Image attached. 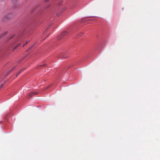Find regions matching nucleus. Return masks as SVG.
Instances as JSON below:
<instances>
[{
	"instance_id": "f257e3e1",
	"label": "nucleus",
	"mask_w": 160,
	"mask_h": 160,
	"mask_svg": "<svg viewBox=\"0 0 160 160\" xmlns=\"http://www.w3.org/2000/svg\"><path fill=\"white\" fill-rule=\"evenodd\" d=\"M23 38H21L20 37H19L18 38L17 41V45L14 48V49H15L18 46L19 44H20V43H19V42L21 41H22V39H23Z\"/></svg>"
},
{
	"instance_id": "f03ea898",
	"label": "nucleus",
	"mask_w": 160,
	"mask_h": 160,
	"mask_svg": "<svg viewBox=\"0 0 160 160\" xmlns=\"http://www.w3.org/2000/svg\"><path fill=\"white\" fill-rule=\"evenodd\" d=\"M67 34V32L66 31H64L61 34V36H58V39H59L60 38H62V37L63 36L66 35Z\"/></svg>"
},
{
	"instance_id": "7ed1b4c3",
	"label": "nucleus",
	"mask_w": 160,
	"mask_h": 160,
	"mask_svg": "<svg viewBox=\"0 0 160 160\" xmlns=\"http://www.w3.org/2000/svg\"><path fill=\"white\" fill-rule=\"evenodd\" d=\"M37 92H31L28 94V96L30 98H31L34 94H37Z\"/></svg>"
},
{
	"instance_id": "20e7f679",
	"label": "nucleus",
	"mask_w": 160,
	"mask_h": 160,
	"mask_svg": "<svg viewBox=\"0 0 160 160\" xmlns=\"http://www.w3.org/2000/svg\"><path fill=\"white\" fill-rule=\"evenodd\" d=\"M25 69V68H23L21 69L16 74V76L17 77L22 71Z\"/></svg>"
},
{
	"instance_id": "39448f33",
	"label": "nucleus",
	"mask_w": 160,
	"mask_h": 160,
	"mask_svg": "<svg viewBox=\"0 0 160 160\" xmlns=\"http://www.w3.org/2000/svg\"><path fill=\"white\" fill-rule=\"evenodd\" d=\"M58 57L59 58H64V57H63L61 55H59Z\"/></svg>"
},
{
	"instance_id": "423d86ee",
	"label": "nucleus",
	"mask_w": 160,
	"mask_h": 160,
	"mask_svg": "<svg viewBox=\"0 0 160 160\" xmlns=\"http://www.w3.org/2000/svg\"><path fill=\"white\" fill-rule=\"evenodd\" d=\"M46 66V64H42V65H41L40 66H39L38 67H44V66Z\"/></svg>"
},
{
	"instance_id": "0eeeda50",
	"label": "nucleus",
	"mask_w": 160,
	"mask_h": 160,
	"mask_svg": "<svg viewBox=\"0 0 160 160\" xmlns=\"http://www.w3.org/2000/svg\"><path fill=\"white\" fill-rule=\"evenodd\" d=\"M3 84H2L1 85V86H0V89L2 88L3 87Z\"/></svg>"
},
{
	"instance_id": "6e6552de",
	"label": "nucleus",
	"mask_w": 160,
	"mask_h": 160,
	"mask_svg": "<svg viewBox=\"0 0 160 160\" xmlns=\"http://www.w3.org/2000/svg\"><path fill=\"white\" fill-rule=\"evenodd\" d=\"M33 47V46H32V47H31V48H30L29 49V51H30L31 50V49Z\"/></svg>"
},
{
	"instance_id": "1a4fd4ad",
	"label": "nucleus",
	"mask_w": 160,
	"mask_h": 160,
	"mask_svg": "<svg viewBox=\"0 0 160 160\" xmlns=\"http://www.w3.org/2000/svg\"><path fill=\"white\" fill-rule=\"evenodd\" d=\"M27 43V42H26L25 43H24L23 45V47H24V45H25Z\"/></svg>"
},
{
	"instance_id": "9d476101",
	"label": "nucleus",
	"mask_w": 160,
	"mask_h": 160,
	"mask_svg": "<svg viewBox=\"0 0 160 160\" xmlns=\"http://www.w3.org/2000/svg\"><path fill=\"white\" fill-rule=\"evenodd\" d=\"M46 0V2H47L49 1V0Z\"/></svg>"
},
{
	"instance_id": "9b49d317",
	"label": "nucleus",
	"mask_w": 160,
	"mask_h": 160,
	"mask_svg": "<svg viewBox=\"0 0 160 160\" xmlns=\"http://www.w3.org/2000/svg\"><path fill=\"white\" fill-rule=\"evenodd\" d=\"M12 38V37L11 38Z\"/></svg>"
}]
</instances>
